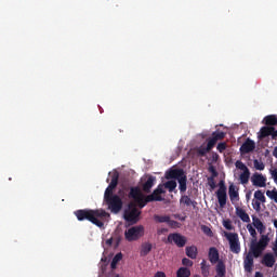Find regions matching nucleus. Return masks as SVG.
<instances>
[{"mask_svg":"<svg viewBox=\"0 0 277 277\" xmlns=\"http://www.w3.org/2000/svg\"><path fill=\"white\" fill-rule=\"evenodd\" d=\"M272 238L269 235H261L259 241L256 239L251 241L250 251L243 258V268L245 272L251 274L252 269H254V259H259L263 255V252L267 250Z\"/></svg>","mask_w":277,"mask_h":277,"instance_id":"1","label":"nucleus"},{"mask_svg":"<svg viewBox=\"0 0 277 277\" xmlns=\"http://www.w3.org/2000/svg\"><path fill=\"white\" fill-rule=\"evenodd\" d=\"M74 215L77 217L78 222H91V224H94L98 228H103L105 226V223H103V220L105 217H109V213L103 209H80L76 210L74 212Z\"/></svg>","mask_w":277,"mask_h":277,"instance_id":"2","label":"nucleus"},{"mask_svg":"<svg viewBox=\"0 0 277 277\" xmlns=\"http://www.w3.org/2000/svg\"><path fill=\"white\" fill-rule=\"evenodd\" d=\"M164 179L170 181L174 179L179 183L180 194H185L187 192V174L183 169H169L166 174Z\"/></svg>","mask_w":277,"mask_h":277,"instance_id":"3","label":"nucleus"},{"mask_svg":"<svg viewBox=\"0 0 277 277\" xmlns=\"http://www.w3.org/2000/svg\"><path fill=\"white\" fill-rule=\"evenodd\" d=\"M140 215H142V211L137 209V206L134 202H130L128 209L123 212L126 222H130V224H137V222H140Z\"/></svg>","mask_w":277,"mask_h":277,"instance_id":"4","label":"nucleus"},{"mask_svg":"<svg viewBox=\"0 0 277 277\" xmlns=\"http://www.w3.org/2000/svg\"><path fill=\"white\" fill-rule=\"evenodd\" d=\"M128 196H129V198L134 200L135 205L140 209H144V207H146V196H144V194L142 193V189H140V187H137V186L131 187Z\"/></svg>","mask_w":277,"mask_h":277,"instance_id":"5","label":"nucleus"},{"mask_svg":"<svg viewBox=\"0 0 277 277\" xmlns=\"http://www.w3.org/2000/svg\"><path fill=\"white\" fill-rule=\"evenodd\" d=\"M144 233L143 225H135L124 232V237L128 241H137L144 237Z\"/></svg>","mask_w":277,"mask_h":277,"instance_id":"6","label":"nucleus"},{"mask_svg":"<svg viewBox=\"0 0 277 277\" xmlns=\"http://www.w3.org/2000/svg\"><path fill=\"white\" fill-rule=\"evenodd\" d=\"M225 238L229 243V250L234 254L241 252V242H239V234L225 232Z\"/></svg>","mask_w":277,"mask_h":277,"instance_id":"7","label":"nucleus"},{"mask_svg":"<svg viewBox=\"0 0 277 277\" xmlns=\"http://www.w3.org/2000/svg\"><path fill=\"white\" fill-rule=\"evenodd\" d=\"M226 183L224 182V180H221L219 182V189L215 193L221 209H224L226 207V202L228 200V195L226 194Z\"/></svg>","mask_w":277,"mask_h":277,"instance_id":"8","label":"nucleus"},{"mask_svg":"<svg viewBox=\"0 0 277 277\" xmlns=\"http://www.w3.org/2000/svg\"><path fill=\"white\" fill-rule=\"evenodd\" d=\"M104 202H106L111 213H120L122 211V199L118 195L104 199Z\"/></svg>","mask_w":277,"mask_h":277,"instance_id":"9","label":"nucleus"},{"mask_svg":"<svg viewBox=\"0 0 277 277\" xmlns=\"http://www.w3.org/2000/svg\"><path fill=\"white\" fill-rule=\"evenodd\" d=\"M120 179V173H118V171H115L111 175V180L110 183L108 185V187L106 188L105 193H104V200H107L109 198H113L114 195V189H116L118 187V181Z\"/></svg>","mask_w":277,"mask_h":277,"instance_id":"10","label":"nucleus"},{"mask_svg":"<svg viewBox=\"0 0 277 277\" xmlns=\"http://www.w3.org/2000/svg\"><path fill=\"white\" fill-rule=\"evenodd\" d=\"M167 243H175L177 248H185L187 238L179 233L169 234Z\"/></svg>","mask_w":277,"mask_h":277,"instance_id":"11","label":"nucleus"},{"mask_svg":"<svg viewBox=\"0 0 277 277\" xmlns=\"http://www.w3.org/2000/svg\"><path fill=\"white\" fill-rule=\"evenodd\" d=\"M161 194H163V188L158 186L153 194L145 196V207L148 202H161V200H163Z\"/></svg>","mask_w":277,"mask_h":277,"instance_id":"12","label":"nucleus"},{"mask_svg":"<svg viewBox=\"0 0 277 277\" xmlns=\"http://www.w3.org/2000/svg\"><path fill=\"white\" fill-rule=\"evenodd\" d=\"M252 185L254 187H266L267 186V177H265L261 173H254L251 177Z\"/></svg>","mask_w":277,"mask_h":277,"instance_id":"13","label":"nucleus"},{"mask_svg":"<svg viewBox=\"0 0 277 277\" xmlns=\"http://www.w3.org/2000/svg\"><path fill=\"white\" fill-rule=\"evenodd\" d=\"M256 148V143L254 141L247 138L245 143L240 146V153L242 155H248L249 153H252Z\"/></svg>","mask_w":277,"mask_h":277,"instance_id":"14","label":"nucleus"},{"mask_svg":"<svg viewBox=\"0 0 277 277\" xmlns=\"http://www.w3.org/2000/svg\"><path fill=\"white\" fill-rule=\"evenodd\" d=\"M208 259L212 265H215V263H220V251H217V248L211 247L209 249Z\"/></svg>","mask_w":277,"mask_h":277,"instance_id":"15","label":"nucleus"},{"mask_svg":"<svg viewBox=\"0 0 277 277\" xmlns=\"http://www.w3.org/2000/svg\"><path fill=\"white\" fill-rule=\"evenodd\" d=\"M261 263L265 267H274V265L276 263V258L274 256V253L264 254L263 258H262Z\"/></svg>","mask_w":277,"mask_h":277,"instance_id":"16","label":"nucleus"},{"mask_svg":"<svg viewBox=\"0 0 277 277\" xmlns=\"http://www.w3.org/2000/svg\"><path fill=\"white\" fill-rule=\"evenodd\" d=\"M157 181V177L149 175L147 177V181L143 184V192L145 194H150V189L155 187V182Z\"/></svg>","mask_w":277,"mask_h":277,"instance_id":"17","label":"nucleus"},{"mask_svg":"<svg viewBox=\"0 0 277 277\" xmlns=\"http://www.w3.org/2000/svg\"><path fill=\"white\" fill-rule=\"evenodd\" d=\"M272 133H274V127L265 126L261 128L258 137L259 140H265V137L272 136Z\"/></svg>","mask_w":277,"mask_h":277,"instance_id":"18","label":"nucleus"},{"mask_svg":"<svg viewBox=\"0 0 277 277\" xmlns=\"http://www.w3.org/2000/svg\"><path fill=\"white\" fill-rule=\"evenodd\" d=\"M252 220H253V226L254 228H256L258 233H260V235H264L263 233H265L266 227L261 221V219L253 216ZM266 235L269 236V234H266Z\"/></svg>","mask_w":277,"mask_h":277,"instance_id":"19","label":"nucleus"},{"mask_svg":"<svg viewBox=\"0 0 277 277\" xmlns=\"http://www.w3.org/2000/svg\"><path fill=\"white\" fill-rule=\"evenodd\" d=\"M228 196H229V200H232V202L239 200V190H237V188L235 187V184L229 185Z\"/></svg>","mask_w":277,"mask_h":277,"instance_id":"20","label":"nucleus"},{"mask_svg":"<svg viewBox=\"0 0 277 277\" xmlns=\"http://www.w3.org/2000/svg\"><path fill=\"white\" fill-rule=\"evenodd\" d=\"M180 205H184L185 207H196L198 202L192 200V198L187 195H182L180 198Z\"/></svg>","mask_w":277,"mask_h":277,"instance_id":"21","label":"nucleus"},{"mask_svg":"<svg viewBox=\"0 0 277 277\" xmlns=\"http://www.w3.org/2000/svg\"><path fill=\"white\" fill-rule=\"evenodd\" d=\"M151 250H153V243L144 242L141 246L140 254H141V256H148V254H150Z\"/></svg>","mask_w":277,"mask_h":277,"instance_id":"22","label":"nucleus"},{"mask_svg":"<svg viewBox=\"0 0 277 277\" xmlns=\"http://www.w3.org/2000/svg\"><path fill=\"white\" fill-rule=\"evenodd\" d=\"M217 277L226 276V264L223 261H219L216 264V275Z\"/></svg>","mask_w":277,"mask_h":277,"instance_id":"23","label":"nucleus"},{"mask_svg":"<svg viewBox=\"0 0 277 277\" xmlns=\"http://www.w3.org/2000/svg\"><path fill=\"white\" fill-rule=\"evenodd\" d=\"M263 122L266 124V127H276L277 117L276 115H268L264 117Z\"/></svg>","mask_w":277,"mask_h":277,"instance_id":"24","label":"nucleus"},{"mask_svg":"<svg viewBox=\"0 0 277 277\" xmlns=\"http://www.w3.org/2000/svg\"><path fill=\"white\" fill-rule=\"evenodd\" d=\"M186 256L188 259H197L198 256V248L196 246L186 247Z\"/></svg>","mask_w":277,"mask_h":277,"instance_id":"25","label":"nucleus"},{"mask_svg":"<svg viewBox=\"0 0 277 277\" xmlns=\"http://www.w3.org/2000/svg\"><path fill=\"white\" fill-rule=\"evenodd\" d=\"M236 215H238L242 222L250 223V215L246 213V210L236 208Z\"/></svg>","mask_w":277,"mask_h":277,"instance_id":"26","label":"nucleus"},{"mask_svg":"<svg viewBox=\"0 0 277 277\" xmlns=\"http://www.w3.org/2000/svg\"><path fill=\"white\" fill-rule=\"evenodd\" d=\"M201 274L203 277H209L211 265L207 264V260H202L200 263Z\"/></svg>","mask_w":277,"mask_h":277,"instance_id":"27","label":"nucleus"},{"mask_svg":"<svg viewBox=\"0 0 277 277\" xmlns=\"http://www.w3.org/2000/svg\"><path fill=\"white\" fill-rule=\"evenodd\" d=\"M254 198L258 200V202H261L262 205H265L267 202V198H265V193L263 190H255Z\"/></svg>","mask_w":277,"mask_h":277,"instance_id":"28","label":"nucleus"},{"mask_svg":"<svg viewBox=\"0 0 277 277\" xmlns=\"http://www.w3.org/2000/svg\"><path fill=\"white\" fill-rule=\"evenodd\" d=\"M154 220H155V222H157L158 224H168V223L170 222V216H168V215L155 214V215H154Z\"/></svg>","mask_w":277,"mask_h":277,"instance_id":"29","label":"nucleus"},{"mask_svg":"<svg viewBox=\"0 0 277 277\" xmlns=\"http://www.w3.org/2000/svg\"><path fill=\"white\" fill-rule=\"evenodd\" d=\"M239 181L241 185H248L250 181V170L249 171H242V173L239 176Z\"/></svg>","mask_w":277,"mask_h":277,"instance_id":"30","label":"nucleus"},{"mask_svg":"<svg viewBox=\"0 0 277 277\" xmlns=\"http://www.w3.org/2000/svg\"><path fill=\"white\" fill-rule=\"evenodd\" d=\"M192 276V271L187 267H181L176 272V277H189Z\"/></svg>","mask_w":277,"mask_h":277,"instance_id":"31","label":"nucleus"},{"mask_svg":"<svg viewBox=\"0 0 277 277\" xmlns=\"http://www.w3.org/2000/svg\"><path fill=\"white\" fill-rule=\"evenodd\" d=\"M166 189H169L170 194L176 189V180L171 179L164 183Z\"/></svg>","mask_w":277,"mask_h":277,"instance_id":"32","label":"nucleus"},{"mask_svg":"<svg viewBox=\"0 0 277 277\" xmlns=\"http://www.w3.org/2000/svg\"><path fill=\"white\" fill-rule=\"evenodd\" d=\"M120 261H122V253H117V254L113 258V261H111V263H110L111 269H116V267L118 266V263H120Z\"/></svg>","mask_w":277,"mask_h":277,"instance_id":"33","label":"nucleus"},{"mask_svg":"<svg viewBox=\"0 0 277 277\" xmlns=\"http://www.w3.org/2000/svg\"><path fill=\"white\" fill-rule=\"evenodd\" d=\"M212 137L216 141L220 142V140H224L226 137V133L222 131L213 132Z\"/></svg>","mask_w":277,"mask_h":277,"instance_id":"34","label":"nucleus"},{"mask_svg":"<svg viewBox=\"0 0 277 277\" xmlns=\"http://www.w3.org/2000/svg\"><path fill=\"white\" fill-rule=\"evenodd\" d=\"M235 167L237 168V170H241L242 172L249 171L250 169H248V167L246 166V163H243L241 160H237L235 162Z\"/></svg>","mask_w":277,"mask_h":277,"instance_id":"35","label":"nucleus"},{"mask_svg":"<svg viewBox=\"0 0 277 277\" xmlns=\"http://www.w3.org/2000/svg\"><path fill=\"white\" fill-rule=\"evenodd\" d=\"M253 166H254L255 170H260V171L265 170V163H263V161H261L259 159L253 160Z\"/></svg>","mask_w":277,"mask_h":277,"instance_id":"36","label":"nucleus"},{"mask_svg":"<svg viewBox=\"0 0 277 277\" xmlns=\"http://www.w3.org/2000/svg\"><path fill=\"white\" fill-rule=\"evenodd\" d=\"M211 150L209 149V147H205V146H200L198 149H197V155L199 157H205L207 155V153H210Z\"/></svg>","mask_w":277,"mask_h":277,"instance_id":"37","label":"nucleus"},{"mask_svg":"<svg viewBox=\"0 0 277 277\" xmlns=\"http://www.w3.org/2000/svg\"><path fill=\"white\" fill-rule=\"evenodd\" d=\"M266 196H267L268 198H271V200H274V202L277 203V190H276V189L267 190V192H266Z\"/></svg>","mask_w":277,"mask_h":277,"instance_id":"38","label":"nucleus"},{"mask_svg":"<svg viewBox=\"0 0 277 277\" xmlns=\"http://www.w3.org/2000/svg\"><path fill=\"white\" fill-rule=\"evenodd\" d=\"M201 230L205 235H207L208 237H213V230H211V227L207 226V225H202L201 226Z\"/></svg>","mask_w":277,"mask_h":277,"instance_id":"39","label":"nucleus"},{"mask_svg":"<svg viewBox=\"0 0 277 277\" xmlns=\"http://www.w3.org/2000/svg\"><path fill=\"white\" fill-rule=\"evenodd\" d=\"M223 226L226 230H235V226H233V222H230V220H225L223 222Z\"/></svg>","mask_w":277,"mask_h":277,"instance_id":"40","label":"nucleus"},{"mask_svg":"<svg viewBox=\"0 0 277 277\" xmlns=\"http://www.w3.org/2000/svg\"><path fill=\"white\" fill-rule=\"evenodd\" d=\"M215 144H217V141L214 140L213 137H210L208 138L207 148L210 150H213V147L215 146Z\"/></svg>","mask_w":277,"mask_h":277,"instance_id":"41","label":"nucleus"},{"mask_svg":"<svg viewBox=\"0 0 277 277\" xmlns=\"http://www.w3.org/2000/svg\"><path fill=\"white\" fill-rule=\"evenodd\" d=\"M208 185H209L210 189H215V187H216L215 177L209 176L208 177Z\"/></svg>","mask_w":277,"mask_h":277,"instance_id":"42","label":"nucleus"},{"mask_svg":"<svg viewBox=\"0 0 277 277\" xmlns=\"http://www.w3.org/2000/svg\"><path fill=\"white\" fill-rule=\"evenodd\" d=\"M226 148H227L226 142L219 143L216 146V150H219V153H224V150H226Z\"/></svg>","mask_w":277,"mask_h":277,"instance_id":"43","label":"nucleus"},{"mask_svg":"<svg viewBox=\"0 0 277 277\" xmlns=\"http://www.w3.org/2000/svg\"><path fill=\"white\" fill-rule=\"evenodd\" d=\"M247 230L250 233L251 237H256V229L251 224L247 225Z\"/></svg>","mask_w":277,"mask_h":277,"instance_id":"44","label":"nucleus"},{"mask_svg":"<svg viewBox=\"0 0 277 277\" xmlns=\"http://www.w3.org/2000/svg\"><path fill=\"white\" fill-rule=\"evenodd\" d=\"M182 264L185 266V267H192L194 265V262L187 258H184L182 260Z\"/></svg>","mask_w":277,"mask_h":277,"instance_id":"45","label":"nucleus"},{"mask_svg":"<svg viewBox=\"0 0 277 277\" xmlns=\"http://www.w3.org/2000/svg\"><path fill=\"white\" fill-rule=\"evenodd\" d=\"M208 172H210L212 175L211 176H213V179H216V176H217V170L213 167V166H210L209 168H208Z\"/></svg>","mask_w":277,"mask_h":277,"instance_id":"46","label":"nucleus"},{"mask_svg":"<svg viewBox=\"0 0 277 277\" xmlns=\"http://www.w3.org/2000/svg\"><path fill=\"white\" fill-rule=\"evenodd\" d=\"M271 175L273 176V179L277 185V168L274 170H271Z\"/></svg>","mask_w":277,"mask_h":277,"instance_id":"47","label":"nucleus"},{"mask_svg":"<svg viewBox=\"0 0 277 277\" xmlns=\"http://www.w3.org/2000/svg\"><path fill=\"white\" fill-rule=\"evenodd\" d=\"M253 205V209L255 210V211H261V202L260 201H255L254 203H252Z\"/></svg>","mask_w":277,"mask_h":277,"instance_id":"48","label":"nucleus"},{"mask_svg":"<svg viewBox=\"0 0 277 277\" xmlns=\"http://www.w3.org/2000/svg\"><path fill=\"white\" fill-rule=\"evenodd\" d=\"M167 224H169V226H171L172 228H174V226H179V222L170 220V216L169 222H167Z\"/></svg>","mask_w":277,"mask_h":277,"instance_id":"49","label":"nucleus"},{"mask_svg":"<svg viewBox=\"0 0 277 277\" xmlns=\"http://www.w3.org/2000/svg\"><path fill=\"white\" fill-rule=\"evenodd\" d=\"M272 140H277V130L273 128Z\"/></svg>","mask_w":277,"mask_h":277,"instance_id":"50","label":"nucleus"},{"mask_svg":"<svg viewBox=\"0 0 277 277\" xmlns=\"http://www.w3.org/2000/svg\"><path fill=\"white\" fill-rule=\"evenodd\" d=\"M111 243H114V238H109L106 240L107 246H111Z\"/></svg>","mask_w":277,"mask_h":277,"instance_id":"51","label":"nucleus"},{"mask_svg":"<svg viewBox=\"0 0 277 277\" xmlns=\"http://www.w3.org/2000/svg\"><path fill=\"white\" fill-rule=\"evenodd\" d=\"M254 277H263V273L256 272Z\"/></svg>","mask_w":277,"mask_h":277,"instance_id":"52","label":"nucleus"},{"mask_svg":"<svg viewBox=\"0 0 277 277\" xmlns=\"http://www.w3.org/2000/svg\"><path fill=\"white\" fill-rule=\"evenodd\" d=\"M117 246H120V237L117 238Z\"/></svg>","mask_w":277,"mask_h":277,"instance_id":"53","label":"nucleus"},{"mask_svg":"<svg viewBox=\"0 0 277 277\" xmlns=\"http://www.w3.org/2000/svg\"><path fill=\"white\" fill-rule=\"evenodd\" d=\"M115 277H120V275H116Z\"/></svg>","mask_w":277,"mask_h":277,"instance_id":"54","label":"nucleus"}]
</instances>
